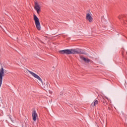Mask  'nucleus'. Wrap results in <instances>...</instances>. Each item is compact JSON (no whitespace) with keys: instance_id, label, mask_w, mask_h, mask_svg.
I'll use <instances>...</instances> for the list:
<instances>
[{"instance_id":"obj_3","label":"nucleus","mask_w":127,"mask_h":127,"mask_svg":"<svg viewBox=\"0 0 127 127\" xmlns=\"http://www.w3.org/2000/svg\"><path fill=\"white\" fill-rule=\"evenodd\" d=\"M27 70L28 71V72H29V73H30V74H31V75H32V76H33V77H34V78L37 79V80H38L39 82L43 84V82L42 81V79H41V78H40V76H39L38 75L36 74L35 73L27 69Z\"/></svg>"},{"instance_id":"obj_6","label":"nucleus","mask_w":127,"mask_h":127,"mask_svg":"<svg viewBox=\"0 0 127 127\" xmlns=\"http://www.w3.org/2000/svg\"><path fill=\"white\" fill-rule=\"evenodd\" d=\"M86 20H88L90 22H92L93 21V17H92V16L90 14V13H87L86 14Z\"/></svg>"},{"instance_id":"obj_10","label":"nucleus","mask_w":127,"mask_h":127,"mask_svg":"<svg viewBox=\"0 0 127 127\" xmlns=\"http://www.w3.org/2000/svg\"><path fill=\"white\" fill-rule=\"evenodd\" d=\"M49 86H50L49 82H47V87L48 88Z\"/></svg>"},{"instance_id":"obj_7","label":"nucleus","mask_w":127,"mask_h":127,"mask_svg":"<svg viewBox=\"0 0 127 127\" xmlns=\"http://www.w3.org/2000/svg\"><path fill=\"white\" fill-rule=\"evenodd\" d=\"M33 120L34 122H36V117H37V113H36V111L35 110L32 113Z\"/></svg>"},{"instance_id":"obj_1","label":"nucleus","mask_w":127,"mask_h":127,"mask_svg":"<svg viewBox=\"0 0 127 127\" xmlns=\"http://www.w3.org/2000/svg\"><path fill=\"white\" fill-rule=\"evenodd\" d=\"M59 53L60 54H66V55H68L69 54H84V55H87V53L85 51L78 48L59 51Z\"/></svg>"},{"instance_id":"obj_8","label":"nucleus","mask_w":127,"mask_h":127,"mask_svg":"<svg viewBox=\"0 0 127 127\" xmlns=\"http://www.w3.org/2000/svg\"><path fill=\"white\" fill-rule=\"evenodd\" d=\"M98 104H99V101L97 99H95L93 101V102L91 104V106L96 107Z\"/></svg>"},{"instance_id":"obj_2","label":"nucleus","mask_w":127,"mask_h":127,"mask_svg":"<svg viewBox=\"0 0 127 127\" xmlns=\"http://www.w3.org/2000/svg\"><path fill=\"white\" fill-rule=\"evenodd\" d=\"M34 20L35 22L36 28L38 30L41 29V26H40V22H39V19L37 17L36 15H34Z\"/></svg>"},{"instance_id":"obj_9","label":"nucleus","mask_w":127,"mask_h":127,"mask_svg":"<svg viewBox=\"0 0 127 127\" xmlns=\"http://www.w3.org/2000/svg\"><path fill=\"white\" fill-rule=\"evenodd\" d=\"M81 59H82L84 62H86V63H89V62H90V60L88 59H86L84 57H81Z\"/></svg>"},{"instance_id":"obj_5","label":"nucleus","mask_w":127,"mask_h":127,"mask_svg":"<svg viewBox=\"0 0 127 127\" xmlns=\"http://www.w3.org/2000/svg\"><path fill=\"white\" fill-rule=\"evenodd\" d=\"M35 9L39 14V12H40V5L37 2H35Z\"/></svg>"},{"instance_id":"obj_4","label":"nucleus","mask_w":127,"mask_h":127,"mask_svg":"<svg viewBox=\"0 0 127 127\" xmlns=\"http://www.w3.org/2000/svg\"><path fill=\"white\" fill-rule=\"evenodd\" d=\"M4 76V70L3 67L1 68V71H0V86H1L2 84V77Z\"/></svg>"},{"instance_id":"obj_11","label":"nucleus","mask_w":127,"mask_h":127,"mask_svg":"<svg viewBox=\"0 0 127 127\" xmlns=\"http://www.w3.org/2000/svg\"><path fill=\"white\" fill-rule=\"evenodd\" d=\"M103 103H105V101H103Z\"/></svg>"}]
</instances>
